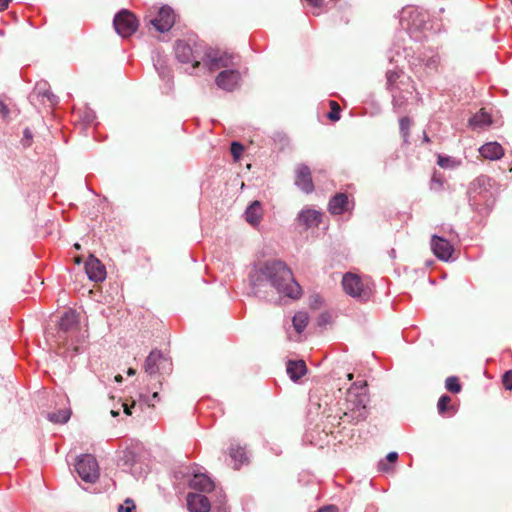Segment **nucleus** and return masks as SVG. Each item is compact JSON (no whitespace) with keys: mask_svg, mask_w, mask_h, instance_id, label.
Here are the masks:
<instances>
[{"mask_svg":"<svg viewBox=\"0 0 512 512\" xmlns=\"http://www.w3.org/2000/svg\"><path fill=\"white\" fill-rule=\"evenodd\" d=\"M369 395L366 382H355L346 393L345 401L340 408L339 416L341 424H357L367 418V403Z\"/></svg>","mask_w":512,"mask_h":512,"instance_id":"obj_1","label":"nucleus"},{"mask_svg":"<svg viewBox=\"0 0 512 512\" xmlns=\"http://www.w3.org/2000/svg\"><path fill=\"white\" fill-rule=\"evenodd\" d=\"M276 288V290L291 299H298L302 294L300 285L294 280L290 268L280 260L267 261L260 269Z\"/></svg>","mask_w":512,"mask_h":512,"instance_id":"obj_2","label":"nucleus"},{"mask_svg":"<svg viewBox=\"0 0 512 512\" xmlns=\"http://www.w3.org/2000/svg\"><path fill=\"white\" fill-rule=\"evenodd\" d=\"M172 366V361L169 357L165 356L159 350H152L145 359L143 368L145 373L153 377L156 375L163 376L170 374L172 372Z\"/></svg>","mask_w":512,"mask_h":512,"instance_id":"obj_3","label":"nucleus"},{"mask_svg":"<svg viewBox=\"0 0 512 512\" xmlns=\"http://www.w3.org/2000/svg\"><path fill=\"white\" fill-rule=\"evenodd\" d=\"M344 291L353 298L366 301L372 294V289L368 282H365L360 276L354 273H346L342 279Z\"/></svg>","mask_w":512,"mask_h":512,"instance_id":"obj_4","label":"nucleus"},{"mask_svg":"<svg viewBox=\"0 0 512 512\" xmlns=\"http://www.w3.org/2000/svg\"><path fill=\"white\" fill-rule=\"evenodd\" d=\"M76 471L85 482L93 483L99 477V467L94 456L84 454L76 462Z\"/></svg>","mask_w":512,"mask_h":512,"instance_id":"obj_5","label":"nucleus"},{"mask_svg":"<svg viewBox=\"0 0 512 512\" xmlns=\"http://www.w3.org/2000/svg\"><path fill=\"white\" fill-rule=\"evenodd\" d=\"M113 25L116 32L123 38H126L136 32L138 20L132 12L121 10L115 15Z\"/></svg>","mask_w":512,"mask_h":512,"instance_id":"obj_6","label":"nucleus"},{"mask_svg":"<svg viewBox=\"0 0 512 512\" xmlns=\"http://www.w3.org/2000/svg\"><path fill=\"white\" fill-rule=\"evenodd\" d=\"M175 22L173 10L168 6L159 9L157 16L150 19L149 23L159 32L169 31Z\"/></svg>","mask_w":512,"mask_h":512,"instance_id":"obj_7","label":"nucleus"},{"mask_svg":"<svg viewBox=\"0 0 512 512\" xmlns=\"http://www.w3.org/2000/svg\"><path fill=\"white\" fill-rule=\"evenodd\" d=\"M431 249L434 255L442 261H449L452 259L454 247L451 243L443 237L433 235L431 238Z\"/></svg>","mask_w":512,"mask_h":512,"instance_id":"obj_8","label":"nucleus"},{"mask_svg":"<svg viewBox=\"0 0 512 512\" xmlns=\"http://www.w3.org/2000/svg\"><path fill=\"white\" fill-rule=\"evenodd\" d=\"M295 173V184L305 193H312L314 191V184L310 168L305 164H299L296 167Z\"/></svg>","mask_w":512,"mask_h":512,"instance_id":"obj_9","label":"nucleus"},{"mask_svg":"<svg viewBox=\"0 0 512 512\" xmlns=\"http://www.w3.org/2000/svg\"><path fill=\"white\" fill-rule=\"evenodd\" d=\"M240 73L237 70H224L216 77V84L226 91H233L239 84Z\"/></svg>","mask_w":512,"mask_h":512,"instance_id":"obj_10","label":"nucleus"},{"mask_svg":"<svg viewBox=\"0 0 512 512\" xmlns=\"http://www.w3.org/2000/svg\"><path fill=\"white\" fill-rule=\"evenodd\" d=\"M175 55L176 58L182 63L193 62L192 66L194 68L199 67L200 61L196 60V56L192 47L185 41L179 40L175 45Z\"/></svg>","mask_w":512,"mask_h":512,"instance_id":"obj_11","label":"nucleus"},{"mask_svg":"<svg viewBox=\"0 0 512 512\" xmlns=\"http://www.w3.org/2000/svg\"><path fill=\"white\" fill-rule=\"evenodd\" d=\"M85 270L90 280L103 281L106 277L105 266L93 255H90L85 263Z\"/></svg>","mask_w":512,"mask_h":512,"instance_id":"obj_12","label":"nucleus"},{"mask_svg":"<svg viewBox=\"0 0 512 512\" xmlns=\"http://www.w3.org/2000/svg\"><path fill=\"white\" fill-rule=\"evenodd\" d=\"M187 506L190 512H209L211 507L208 498L197 493L187 495Z\"/></svg>","mask_w":512,"mask_h":512,"instance_id":"obj_13","label":"nucleus"},{"mask_svg":"<svg viewBox=\"0 0 512 512\" xmlns=\"http://www.w3.org/2000/svg\"><path fill=\"white\" fill-rule=\"evenodd\" d=\"M321 216L320 212L313 209L302 210L298 216V223L305 229L318 227L321 222Z\"/></svg>","mask_w":512,"mask_h":512,"instance_id":"obj_14","label":"nucleus"},{"mask_svg":"<svg viewBox=\"0 0 512 512\" xmlns=\"http://www.w3.org/2000/svg\"><path fill=\"white\" fill-rule=\"evenodd\" d=\"M348 206V195L345 193H337L330 199L328 204V210L331 214L340 215L348 209Z\"/></svg>","mask_w":512,"mask_h":512,"instance_id":"obj_15","label":"nucleus"},{"mask_svg":"<svg viewBox=\"0 0 512 512\" xmlns=\"http://www.w3.org/2000/svg\"><path fill=\"white\" fill-rule=\"evenodd\" d=\"M482 157L489 160H498L504 155L502 146L497 142H489L479 148Z\"/></svg>","mask_w":512,"mask_h":512,"instance_id":"obj_16","label":"nucleus"},{"mask_svg":"<svg viewBox=\"0 0 512 512\" xmlns=\"http://www.w3.org/2000/svg\"><path fill=\"white\" fill-rule=\"evenodd\" d=\"M262 216V205L257 200L252 202L245 211V219L252 226L258 225L262 219Z\"/></svg>","mask_w":512,"mask_h":512,"instance_id":"obj_17","label":"nucleus"},{"mask_svg":"<svg viewBox=\"0 0 512 512\" xmlns=\"http://www.w3.org/2000/svg\"><path fill=\"white\" fill-rule=\"evenodd\" d=\"M190 486L201 492H211L214 489L213 481L204 474H195L190 481Z\"/></svg>","mask_w":512,"mask_h":512,"instance_id":"obj_18","label":"nucleus"},{"mask_svg":"<svg viewBox=\"0 0 512 512\" xmlns=\"http://www.w3.org/2000/svg\"><path fill=\"white\" fill-rule=\"evenodd\" d=\"M306 372L307 367L303 360H290L287 363V373L293 381L299 380Z\"/></svg>","mask_w":512,"mask_h":512,"instance_id":"obj_19","label":"nucleus"},{"mask_svg":"<svg viewBox=\"0 0 512 512\" xmlns=\"http://www.w3.org/2000/svg\"><path fill=\"white\" fill-rule=\"evenodd\" d=\"M77 316L73 311H67L63 314L59 322V328L62 332H69L77 327Z\"/></svg>","mask_w":512,"mask_h":512,"instance_id":"obj_20","label":"nucleus"},{"mask_svg":"<svg viewBox=\"0 0 512 512\" xmlns=\"http://www.w3.org/2000/svg\"><path fill=\"white\" fill-rule=\"evenodd\" d=\"M233 54L223 53L220 56H213L210 59V71H214L219 68H225L232 64Z\"/></svg>","mask_w":512,"mask_h":512,"instance_id":"obj_21","label":"nucleus"},{"mask_svg":"<svg viewBox=\"0 0 512 512\" xmlns=\"http://www.w3.org/2000/svg\"><path fill=\"white\" fill-rule=\"evenodd\" d=\"M492 123L491 116L484 110L480 109L473 117L470 118L469 124L474 127L488 126Z\"/></svg>","mask_w":512,"mask_h":512,"instance_id":"obj_22","label":"nucleus"},{"mask_svg":"<svg viewBox=\"0 0 512 512\" xmlns=\"http://www.w3.org/2000/svg\"><path fill=\"white\" fill-rule=\"evenodd\" d=\"M229 455L235 461V469H238L239 465L247 460L244 448L238 445H232L230 447Z\"/></svg>","mask_w":512,"mask_h":512,"instance_id":"obj_23","label":"nucleus"},{"mask_svg":"<svg viewBox=\"0 0 512 512\" xmlns=\"http://www.w3.org/2000/svg\"><path fill=\"white\" fill-rule=\"evenodd\" d=\"M292 322H293V326H294L295 330L298 333H301L308 325L309 316H308L307 312L299 311L294 315Z\"/></svg>","mask_w":512,"mask_h":512,"instance_id":"obj_24","label":"nucleus"},{"mask_svg":"<svg viewBox=\"0 0 512 512\" xmlns=\"http://www.w3.org/2000/svg\"><path fill=\"white\" fill-rule=\"evenodd\" d=\"M71 410L69 408L61 409L58 412L48 414V419L56 424L66 423L71 417Z\"/></svg>","mask_w":512,"mask_h":512,"instance_id":"obj_25","label":"nucleus"},{"mask_svg":"<svg viewBox=\"0 0 512 512\" xmlns=\"http://www.w3.org/2000/svg\"><path fill=\"white\" fill-rule=\"evenodd\" d=\"M412 120L409 117H402L399 119L400 134L405 144L409 143L410 128Z\"/></svg>","mask_w":512,"mask_h":512,"instance_id":"obj_26","label":"nucleus"},{"mask_svg":"<svg viewBox=\"0 0 512 512\" xmlns=\"http://www.w3.org/2000/svg\"><path fill=\"white\" fill-rule=\"evenodd\" d=\"M445 388L451 393H459L462 389L459 378L456 376L448 377L445 381Z\"/></svg>","mask_w":512,"mask_h":512,"instance_id":"obj_27","label":"nucleus"},{"mask_svg":"<svg viewBox=\"0 0 512 512\" xmlns=\"http://www.w3.org/2000/svg\"><path fill=\"white\" fill-rule=\"evenodd\" d=\"M451 402V397L448 395H442L438 401L437 408L438 412L443 415L445 414L451 407L449 404Z\"/></svg>","mask_w":512,"mask_h":512,"instance_id":"obj_28","label":"nucleus"},{"mask_svg":"<svg viewBox=\"0 0 512 512\" xmlns=\"http://www.w3.org/2000/svg\"><path fill=\"white\" fill-rule=\"evenodd\" d=\"M331 111L328 113L327 117L331 121H338L340 119V105L336 101H330L329 102Z\"/></svg>","mask_w":512,"mask_h":512,"instance_id":"obj_29","label":"nucleus"},{"mask_svg":"<svg viewBox=\"0 0 512 512\" xmlns=\"http://www.w3.org/2000/svg\"><path fill=\"white\" fill-rule=\"evenodd\" d=\"M136 509V506L131 499H126L124 504L120 505L118 508L119 512H134Z\"/></svg>","mask_w":512,"mask_h":512,"instance_id":"obj_30","label":"nucleus"},{"mask_svg":"<svg viewBox=\"0 0 512 512\" xmlns=\"http://www.w3.org/2000/svg\"><path fill=\"white\" fill-rule=\"evenodd\" d=\"M243 150H244V147L240 143L233 142L231 144V154L233 155L235 160H238L240 158Z\"/></svg>","mask_w":512,"mask_h":512,"instance_id":"obj_31","label":"nucleus"},{"mask_svg":"<svg viewBox=\"0 0 512 512\" xmlns=\"http://www.w3.org/2000/svg\"><path fill=\"white\" fill-rule=\"evenodd\" d=\"M502 382L506 389L512 390V370L507 371L503 375Z\"/></svg>","mask_w":512,"mask_h":512,"instance_id":"obj_32","label":"nucleus"},{"mask_svg":"<svg viewBox=\"0 0 512 512\" xmlns=\"http://www.w3.org/2000/svg\"><path fill=\"white\" fill-rule=\"evenodd\" d=\"M443 185V181L441 179L440 176H438L436 173H434V175L432 176V179H431V189L432 190H438L442 187Z\"/></svg>","mask_w":512,"mask_h":512,"instance_id":"obj_33","label":"nucleus"},{"mask_svg":"<svg viewBox=\"0 0 512 512\" xmlns=\"http://www.w3.org/2000/svg\"><path fill=\"white\" fill-rule=\"evenodd\" d=\"M386 77H387L388 83L392 84L399 78V75L395 71H388L386 74Z\"/></svg>","mask_w":512,"mask_h":512,"instance_id":"obj_34","label":"nucleus"},{"mask_svg":"<svg viewBox=\"0 0 512 512\" xmlns=\"http://www.w3.org/2000/svg\"><path fill=\"white\" fill-rule=\"evenodd\" d=\"M0 115L3 118H7L9 115V109H8L7 105L1 100H0Z\"/></svg>","mask_w":512,"mask_h":512,"instance_id":"obj_35","label":"nucleus"},{"mask_svg":"<svg viewBox=\"0 0 512 512\" xmlns=\"http://www.w3.org/2000/svg\"><path fill=\"white\" fill-rule=\"evenodd\" d=\"M316 512H338V508L334 505H329L318 509Z\"/></svg>","mask_w":512,"mask_h":512,"instance_id":"obj_36","label":"nucleus"},{"mask_svg":"<svg viewBox=\"0 0 512 512\" xmlns=\"http://www.w3.org/2000/svg\"><path fill=\"white\" fill-rule=\"evenodd\" d=\"M31 139H32V133L28 129H26L24 131V141H25L26 146L30 145Z\"/></svg>","mask_w":512,"mask_h":512,"instance_id":"obj_37","label":"nucleus"},{"mask_svg":"<svg viewBox=\"0 0 512 512\" xmlns=\"http://www.w3.org/2000/svg\"><path fill=\"white\" fill-rule=\"evenodd\" d=\"M386 459H387L389 462H391V463L396 462V461H397V459H398V454H397V452H390V453H388V454H387V456H386Z\"/></svg>","mask_w":512,"mask_h":512,"instance_id":"obj_38","label":"nucleus"},{"mask_svg":"<svg viewBox=\"0 0 512 512\" xmlns=\"http://www.w3.org/2000/svg\"><path fill=\"white\" fill-rule=\"evenodd\" d=\"M134 405H135V402H133L132 405H130V406L126 403H123L122 406H123L124 413L129 416L132 415L131 409L134 407Z\"/></svg>","mask_w":512,"mask_h":512,"instance_id":"obj_39","label":"nucleus"},{"mask_svg":"<svg viewBox=\"0 0 512 512\" xmlns=\"http://www.w3.org/2000/svg\"><path fill=\"white\" fill-rule=\"evenodd\" d=\"M311 6L321 8L323 6V0H306Z\"/></svg>","mask_w":512,"mask_h":512,"instance_id":"obj_40","label":"nucleus"},{"mask_svg":"<svg viewBox=\"0 0 512 512\" xmlns=\"http://www.w3.org/2000/svg\"><path fill=\"white\" fill-rule=\"evenodd\" d=\"M43 96L47 97V99L49 100L50 103H54L55 98H56L55 95L48 90L43 93Z\"/></svg>","mask_w":512,"mask_h":512,"instance_id":"obj_41","label":"nucleus"},{"mask_svg":"<svg viewBox=\"0 0 512 512\" xmlns=\"http://www.w3.org/2000/svg\"><path fill=\"white\" fill-rule=\"evenodd\" d=\"M11 0H0V11H4L8 8Z\"/></svg>","mask_w":512,"mask_h":512,"instance_id":"obj_42","label":"nucleus"},{"mask_svg":"<svg viewBox=\"0 0 512 512\" xmlns=\"http://www.w3.org/2000/svg\"><path fill=\"white\" fill-rule=\"evenodd\" d=\"M448 161H449V159H448V158H444V157H442V156H439V157H438V161H437V163H438V165H439V166H441V167H446V163H447Z\"/></svg>","mask_w":512,"mask_h":512,"instance_id":"obj_43","label":"nucleus"},{"mask_svg":"<svg viewBox=\"0 0 512 512\" xmlns=\"http://www.w3.org/2000/svg\"><path fill=\"white\" fill-rule=\"evenodd\" d=\"M318 304H320V299L318 296H316L314 302L311 303V307L316 309V308H318Z\"/></svg>","mask_w":512,"mask_h":512,"instance_id":"obj_44","label":"nucleus"},{"mask_svg":"<svg viewBox=\"0 0 512 512\" xmlns=\"http://www.w3.org/2000/svg\"><path fill=\"white\" fill-rule=\"evenodd\" d=\"M127 374H128L129 376H133V375H135V374H136V370H135V369H133V368H129V369L127 370Z\"/></svg>","mask_w":512,"mask_h":512,"instance_id":"obj_45","label":"nucleus"},{"mask_svg":"<svg viewBox=\"0 0 512 512\" xmlns=\"http://www.w3.org/2000/svg\"><path fill=\"white\" fill-rule=\"evenodd\" d=\"M114 379H115V381H116V382H118V383H121V382L123 381V377H122V375H120V374L116 375Z\"/></svg>","mask_w":512,"mask_h":512,"instance_id":"obj_46","label":"nucleus"},{"mask_svg":"<svg viewBox=\"0 0 512 512\" xmlns=\"http://www.w3.org/2000/svg\"><path fill=\"white\" fill-rule=\"evenodd\" d=\"M380 468L383 471H388L389 470V467L386 464L382 463V462L380 463Z\"/></svg>","mask_w":512,"mask_h":512,"instance_id":"obj_47","label":"nucleus"},{"mask_svg":"<svg viewBox=\"0 0 512 512\" xmlns=\"http://www.w3.org/2000/svg\"><path fill=\"white\" fill-rule=\"evenodd\" d=\"M424 142L426 143H429L430 142V138L428 137V135L424 132V138H423Z\"/></svg>","mask_w":512,"mask_h":512,"instance_id":"obj_48","label":"nucleus"},{"mask_svg":"<svg viewBox=\"0 0 512 512\" xmlns=\"http://www.w3.org/2000/svg\"><path fill=\"white\" fill-rule=\"evenodd\" d=\"M159 398V393L158 392H154L152 394V399H158Z\"/></svg>","mask_w":512,"mask_h":512,"instance_id":"obj_49","label":"nucleus"},{"mask_svg":"<svg viewBox=\"0 0 512 512\" xmlns=\"http://www.w3.org/2000/svg\"><path fill=\"white\" fill-rule=\"evenodd\" d=\"M111 415H112L113 417H116V416H118V415H119V412H118V411H115V410H111Z\"/></svg>","mask_w":512,"mask_h":512,"instance_id":"obj_50","label":"nucleus"},{"mask_svg":"<svg viewBox=\"0 0 512 512\" xmlns=\"http://www.w3.org/2000/svg\"><path fill=\"white\" fill-rule=\"evenodd\" d=\"M75 262H76L77 264H80V263H81V258H80V257H76V258H75Z\"/></svg>","mask_w":512,"mask_h":512,"instance_id":"obj_51","label":"nucleus"},{"mask_svg":"<svg viewBox=\"0 0 512 512\" xmlns=\"http://www.w3.org/2000/svg\"><path fill=\"white\" fill-rule=\"evenodd\" d=\"M347 378H348V380H352V379H353V374H352V373H349V374L347 375Z\"/></svg>","mask_w":512,"mask_h":512,"instance_id":"obj_52","label":"nucleus"},{"mask_svg":"<svg viewBox=\"0 0 512 512\" xmlns=\"http://www.w3.org/2000/svg\"><path fill=\"white\" fill-rule=\"evenodd\" d=\"M75 249L79 250L81 248L80 244L76 243L74 244Z\"/></svg>","mask_w":512,"mask_h":512,"instance_id":"obj_53","label":"nucleus"},{"mask_svg":"<svg viewBox=\"0 0 512 512\" xmlns=\"http://www.w3.org/2000/svg\"><path fill=\"white\" fill-rule=\"evenodd\" d=\"M510 1H511V3H512V0H510Z\"/></svg>","mask_w":512,"mask_h":512,"instance_id":"obj_54","label":"nucleus"}]
</instances>
